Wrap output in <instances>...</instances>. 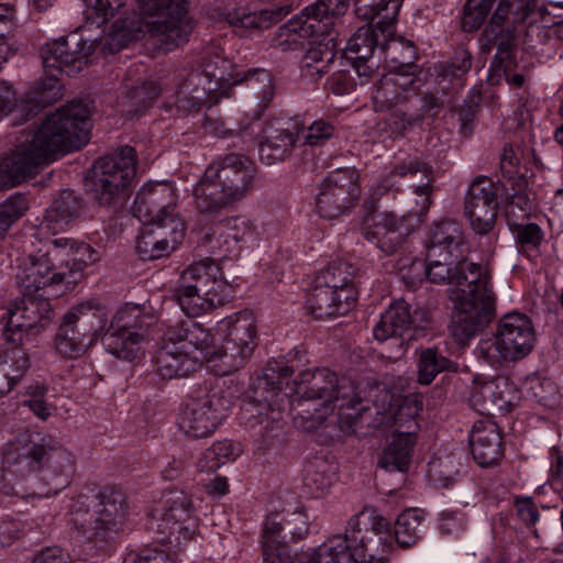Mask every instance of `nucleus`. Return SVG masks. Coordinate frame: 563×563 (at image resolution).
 <instances>
[{"instance_id":"nucleus-1","label":"nucleus","mask_w":563,"mask_h":563,"mask_svg":"<svg viewBox=\"0 0 563 563\" xmlns=\"http://www.w3.org/2000/svg\"><path fill=\"white\" fill-rule=\"evenodd\" d=\"M108 310L97 300L82 302L64 314L55 346L65 357L76 358L95 344L99 336L114 356L132 361L140 351L144 331L154 322L137 305H125L108 323Z\"/></svg>"},{"instance_id":"nucleus-2","label":"nucleus","mask_w":563,"mask_h":563,"mask_svg":"<svg viewBox=\"0 0 563 563\" xmlns=\"http://www.w3.org/2000/svg\"><path fill=\"white\" fill-rule=\"evenodd\" d=\"M89 110L74 100L47 114L34 130L32 139L16 146L0 162V170L12 185L35 175L37 169L60 153L79 150L89 139Z\"/></svg>"},{"instance_id":"nucleus-3","label":"nucleus","mask_w":563,"mask_h":563,"mask_svg":"<svg viewBox=\"0 0 563 563\" xmlns=\"http://www.w3.org/2000/svg\"><path fill=\"white\" fill-rule=\"evenodd\" d=\"M364 401L355 419V434L396 427L391 441L383 451L378 465L386 471L404 472L408 468L416 443V418L422 408L415 396L402 397L387 384L368 380L364 387Z\"/></svg>"},{"instance_id":"nucleus-4","label":"nucleus","mask_w":563,"mask_h":563,"mask_svg":"<svg viewBox=\"0 0 563 563\" xmlns=\"http://www.w3.org/2000/svg\"><path fill=\"white\" fill-rule=\"evenodd\" d=\"M74 466V455L60 441L40 433L18 435L2 454L3 476L10 474L19 482H27L26 489L14 490L23 498L57 495L68 485Z\"/></svg>"},{"instance_id":"nucleus-5","label":"nucleus","mask_w":563,"mask_h":563,"mask_svg":"<svg viewBox=\"0 0 563 563\" xmlns=\"http://www.w3.org/2000/svg\"><path fill=\"white\" fill-rule=\"evenodd\" d=\"M368 380L363 382L358 391L355 390L352 382L346 378H340L334 372L328 368H320L313 373H302L297 393L300 397L297 399L298 413L302 419L309 422L308 429L317 428L333 412L336 402H340L338 424L346 434L355 432V419L361 407L366 405L364 401V387Z\"/></svg>"},{"instance_id":"nucleus-6","label":"nucleus","mask_w":563,"mask_h":563,"mask_svg":"<svg viewBox=\"0 0 563 563\" xmlns=\"http://www.w3.org/2000/svg\"><path fill=\"white\" fill-rule=\"evenodd\" d=\"M256 175V164L244 154L229 153L218 157L194 187L197 210L206 217L220 214L252 191Z\"/></svg>"},{"instance_id":"nucleus-7","label":"nucleus","mask_w":563,"mask_h":563,"mask_svg":"<svg viewBox=\"0 0 563 563\" xmlns=\"http://www.w3.org/2000/svg\"><path fill=\"white\" fill-rule=\"evenodd\" d=\"M93 51L95 44H88L78 32L45 45L42 59L46 77L24 93L18 109V112L24 114L25 121L63 97L58 75L73 76L81 71Z\"/></svg>"},{"instance_id":"nucleus-8","label":"nucleus","mask_w":563,"mask_h":563,"mask_svg":"<svg viewBox=\"0 0 563 563\" xmlns=\"http://www.w3.org/2000/svg\"><path fill=\"white\" fill-rule=\"evenodd\" d=\"M405 53L393 60L399 65L395 71L384 75L375 85L372 100L378 111H390L389 126L393 132L404 135L416 126H421V115L409 113V108L415 106L416 79L411 76L417 66L413 60L416 53L409 41H401Z\"/></svg>"},{"instance_id":"nucleus-9","label":"nucleus","mask_w":563,"mask_h":563,"mask_svg":"<svg viewBox=\"0 0 563 563\" xmlns=\"http://www.w3.org/2000/svg\"><path fill=\"white\" fill-rule=\"evenodd\" d=\"M209 331L189 319L166 329L155 355L157 374L163 379L184 377L207 362Z\"/></svg>"},{"instance_id":"nucleus-10","label":"nucleus","mask_w":563,"mask_h":563,"mask_svg":"<svg viewBox=\"0 0 563 563\" xmlns=\"http://www.w3.org/2000/svg\"><path fill=\"white\" fill-rule=\"evenodd\" d=\"M126 515L123 493L104 488L98 495H79L70 506V523L88 541L106 542L119 533Z\"/></svg>"},{"instance_id":"nucleus-11","label":"nucleus","mask_w":563,"mask_h":563,"mask_svg":"<svg viewBox=\"0 0 563 563\" xmlns=\"http://www.w3.org/2000/svg\"><path fill=\"white\" fill-rule=\"evenodd\" d=\"M141 13L134 37L148 35L153 45L164 53L186 43L192 31L185 0H136ZM133 27L129 29L132 33Z\"/></svg>"},{"instance_id":"nucleus-12","label":"nucleus","mask_w":563,"mask_h":563,"mask_svg":"<svg viewBox=\"0 0 563 563\" xmlns=\"http://www.w3.org/2000/svg\"><path fill=\"white\" fill-rule=\"evenodd\" d=\"M223 342L216 344L209 333L207 364L217 375L231 374L246 363L256 346V320L252 311H239L219 323Z\"/></svg>"},{"instance_id":"nucleus-13","label":"nucleus","mask_w":563,"mask_h":563,"mask_svg":"<svg viewBox=\"0 0 563 563\" xmlns=\"http://www.w3.org/2000/svg\"><path fill=\"white\" fill-rule=\"evenodd\" d=\"M391 545L387 536L368 530L361 516L352 517L344 533L320 545L319 563H387Z\"/></svg>"},{"instance_id":"nucleus-14","label":"nucleus","mask_w":563,"mask_h":563,"mask_svg":"<svg viewBox=\"0 0 563 563\" xmlns=\"http://www.w3.org/2000/svg\"><path fill=\"white\" fill-rule=\"evenodd\" d=\"M227 290L228 283L219 265L203 260L183 271L174 296L187 316L196 317L222 306L228 297Z\"/></svg>"},{"instance_id":"nucleus-15","label":"nucleus","mask_w":563,"mask_h":563,"mask_svg":"<svg viewBox=\"0 0 563 563\" xmlns=\"http://www.w3.org/2000/svg\"><path fill=\"white\" fill-rule=\"evenodd\" d=\"M197 529L192 498L186 492L169 490L150 512L147 530L157 543L170 551H181Z\"/></svg>"},{"instance_id":"nucleus-16","label":"nucleus","mask_w":563,"mask_h":563,"mask_svg":"<svg viewBox=\"0 0 563 563\" xmlns=\"http://www.w3.org/2000/svg\"><path fill=\"white\" fill-rule=\"evenodd\" d=\"M401 0H357L356 11L365 20H375L376 27L364 25L357 29L345 47L347 60H369L376 47L387 48L394 35V24Z\"/></svg>"},{"instance_id":"nucleus-17","label":"nucleus","mask_w":563,"mask_h":563,"mask_svg":"<svg viewBox=\"0 0 563 563\" xmlns=\"http://www.w3.org/2000/svg\"><path fill=\"white\" fill-rule=\"evenodd\" d=\"M534 341V329L530 319L514 312L501 318L496 335L482 341L477 352L490 365L516 362L532 351Z\"/></svg>"},{"instance_id":"nucleus-18","label":"nucleus","mask_w":563,"mask_h":563,"mask_svg":"<svg viewBox=\"0 0 563 563\" xmlns=\"http://www.w3.org/2000/svg\"><path fill=\"white\" fill-rule=\"evenodd\" d=\"M89 191L100 205L111 206L125 198V189L136 173V152L122 146L93 166Z\"/></svg>"},{"instance_id":"nucleus-19","label":"nucleus","mask_w":563,"mask_h":563,"mask_svg":"<svg viewBox=\"0 0 563 563\" xmlns=\"http://www.w3.org/2000/svg\"><path fill=\"white\" fill-rule=\"evenodd\" d=\"M200 73L189 75L187 86H195L192 95L185 92L177 99V107L183 111H198L207 103L208 95L220 88L234 85L236 73H232V64L218 52H205Z\"/></svg>"},{"instance_id":"nucleus-20","label":"nucleus","mask_w":563,"mask_h":563,"mask_svg":"<svg viewBox=\"0 0 563 563\" xmlns=\"http://www.w3.org/2000/svg\"><path fill=\"white\" fill-rule=\"evenodd\" d=\"M316 198L317 213L334 220L347 213L361 195L358 174L353 168L330 172L319 184Z\"/></svg>"},{"instance_id":"nucleus-21","label":"nucleus","mask_w":563,"mask_h":563,"mask_svg":"<svg viewBox=\"0 0 563 563\" xmlns=\"http://www.w3.org/2000/svg\"><path fill=\"white\" fill-rule=\"evenodd\" d=\"M347 10L344 0H318L303 9L301 15L279 29L278 46L286 44L289 47L299 46L298 38L324 35L330 32L334 19L343 15Z\"/></svg>"},{"instance_id":"nucleus-22","label":"nucleus","mask_w":563,"mask_h":563,"mask_svg":"<svg viewBox=\"0 0 563 563\" xmlns=\"http://www.w3.org/2000/svg\"><path fill=\"white\" fill-rule=\"evenodd\" d=\"M454 274L453 285L456 289L450 295L454 307L470 310L474 308V302L495 305L496 298L490 287V272L487 266L468 262L467 256H462Z\"/></svg>"},{"instance_id":"nucleus-23","label":"nucleus","mask_w":563,"mask_h":563,"mask_svg":"<svg viewBox=\"0 0 563 563\" xmlns=\"http://www.w3.org/2000/svg\"><path fill=\"white\" fill-rule=\"evenodd\" d=\"M224 409V399L218 393L191 397L179 413L178 427L187 438H207L220 424Z\"/></svg>"},{"instance_id":"nucleus-24","label":"nucleus","mask_w":563,"mask_h":563,"mask_svg":"<svg viewBox=\"0 0 563 563\" xmlns=\"http://www.w3.org/2000/svg\"><path fill=\"white\" fill-rule=\"evenodd\" d=\"M520 399L515 384L503 375L493 378L476 377L470 393L471 407L482 415L508 412Z\"/></svg>"},{"instance_id":"nucleus-25","label":"nucleus","mask_w":563,"mask_h":563,"mask_svg":"<svg viewBox=\"0 0 563 563\" xmlns=\"http://www.w3.org/2000/svg\"><path fill=\"white\" fill-rule=\"evenodd\" d=\"M498 206L495 184L486 176L476 177L464 201V216L476 234L486 235L494 229Z\"/></svg>"},{"instance_id":"nucleus-26","label":"nucleus","mask_w":563,"mask_h":563,"mask_svg":"<svg viewBox=\"0 0 563 563\" xmlns=\"http://www.w3.org/2000/svg\"><path fill=\"white\" fill-rule=\"evenodd\" d=\"M44 247L30 251L22 260L16 279L23 295H34L48 285L62 283L66 277L65 271L53 273L56 265L52 258L54 251L51 240L45 242ZM62 268L63 264L59 266Z\"/></svg>"},{"instance_id":"nucleus-27","label":"nucleus","mask_w":563,"mask_h":563,"mask_svg":"<svg viewBox=\"0 0 563 563\" xmlns=\"http://www.w3.org/2000/svg\"><path fill=\"white\" fill-rule=\"evenodd\" d=\"M362 233L382 252L391 255L404 247L410 230L404 218L393 212H379L365 218Z\"/></svg>"},{"instance_id":"nucleus-28","label":"nucleus","mask_w":563,"mask_h":563,"mask_svg":"<svg viewBox=\"0 0 563 563\" xmlns=\"http://www.w3.org/2000/svg\"><path fill=\"white\" fill-rule=\"evenodd\" d=\"M299 140L298 123L279 119L268 121L258 145L261 162L266 165L284 162L291 155Z\"/></svg>"},{"instance_id":"nucleus-29","label":"nucleus","mask_w":563,"mask_h":563,"mask_svg":"<svg viewBox=\"0 0 563 563\" xmlns=\"http://www.w3.org/2000/svg\"><path fill=\"white\" fill-rule=\"evenodd\" d=\"M356 297V288H343L339 291L314 280V286L306 300V309L314 319L342 316L351 310Z\"/></svg>"},{"instance_id":"nucleus-30","label":"nucleus","mask_w":563,"mask_h":563,"mask_svg":"<svg viewBox=\"0 0 563 563\" xmlns=\"http://www.w3.org/2000/svg\"><path fill=\"white\" fill-rule=\"evenodd\" d=\"M176 195L166 184H146L136 194L133 214L143 223H151L176 213Z\"/></svg>"},{"instance_id":"nucleus-31","label":"nucleus","mask_w":563,"mask_h":563,"mask_svg":"<svg viewBox=\"0 0 563 563\" xmlns=\"http://www.w3.org/2000/svg\"><path fill=\"white\" fill-rule=\"evenodd\" d=\"M254 234L253 223L245 217L236 216L216 223L212 231L205 235L203 242L210 245L214 254L224 255L238 243L251 240Z\"/></svg>"},{"instance_id":"nucleus-32","label":"nucleus","mask_w":563,"mask_h":563,"mask_svg":"<svg viewBox=\"0 0 563 563\" xmlns=\"http://www.w3.org/2000/svg\"><path fill=\"white\" fill-rule=\"evenodd\" d=\"M473 459L482 467L494 466L504 456L503 437L498 426L490 420L474 423L471 438Z\"/></svg>"},{"instance_id":"nucleus-33","label":"nucleus","mask_w":563,"mask_h":563,"mask_svg":"<svg viewBox=\"0 0 563 563\" xmlns=\"http://www.w3.org/2000/svg\"><path fill=\"white\" fill-rule=\"evenodd\" d=\"M428 251L432 252V256H467L470 249L462 224L453 219L434 222L430 229Z\"/></svg>"},{"instance_id":"nucleus-34","label":"nucleus","mask_w":563,"mask_h":563,"mask_svg":"<svg viewBox=\"0 0 563 563\" xmlns=\"http://www.w3.org/2000/svg\"><path fill=\"white\" fill-rule=\"evenodd\" d=\"M244 84L251 93L247 102V114L254 120L260 119L275 96L272 74L263 68L236 71L234 85Z\"/></svg>"},{"instance_id":"nucleus-35","label":"nucleus","mask_w":563,"mask_h":563,"mask_svg":"<svg viewBox=\"0 0 563 563\" xmlns=\"http://www.w3.org/2000/svg\"><path fill=\"white\" fill-rule=\"evenodd\" d=\"M294 369L283 362H268L262 375L253 382L249 395L250 399L256 406L273 409L275 399L282 390L283 379L290 377Z\"/></svg>"},{"instance_id":"nucleus-36","label":"nucleus","mask_w":563,"mask_h":563,"mask_svg":"<svg viewBox=\"0 0 563 563\" xmlns=\"http://www.w3.org/2000/svg\"><path fill=\"white\" fill-rule=\"evenodd\" d=\"M419 173L422 175V178L419 184L415 185V192L421 197V201L418 202L420 205L418 213H423L431 205V194L433 191L431 184L434 176L432 167L417 158L409 159L396 166L390 176L383 179L382 183L376 186L375 194L382 196L391 190L395 187V181L393 180L394 175L406 176L410 174L416 176Z\"/></svg>"},{"instance_id":"nucleus-37","label":"nucleus","mask_w":563,"mask_h":563,"mask_svg":"<svg viewBox=\"0 0 563 563\" xmlns=\"http://www.w3.org/2000/svg\"><path fill=\"white\" fill-rule=\"evenodd\" d=\"M454 308L456 312L453 317L451 333L461 343L473 338L495 316V305L492 303L474 302V308L470 310H464L462 307Z\"/></svg>"},{"instance_id":"nucleus-38","label":"nucleus","mask_w":563,"mask_h":563,"mask_svg":"<svg viewBox=\"0 0 563 563\" xmlns=\"http://www.w3.org/2000/svg\"><path fill=\"white\" fill-rule=\"evenodd\" d=\"M84 211V200L74 191L64 190L52 202L45 213L38 232L33 236L37 238L40 233L53 231L55 233L57 224H69L78 219Z\"/></svg>"},{"instance_id":"nucleus-39","label":"nucleus","mask_w":563,"mask_h":563,"mask_svg":"<svg viewBox=\"0 0 563 563\" xmlns=\"http://www.w3.org/2000/svg\"><path fill=\"white\" fill-rule=\"evenodd\" d=\"M410 329V309L405 300H396L380 316L373 329L376 340L395 339L402 347V335Z\"/></svg>"},{"instance_id":"nucleus-40","label":"nucleus","mask_w":563,"mask_h":563,"mask_svg":"<svg viewBox=\"0 0 563 563\" xmlns=\"http://www.w3.org/2000/svg\"><path fill=\"white\" fill-rule=\"evenodd\" d=\"M54 251V258L65 256V267L69 273L81 271L85 266L98 261L97 252L82 242H75L68 238L51 240ZM64 265V263H62Z\"/></svg>"},{"instance_id":"nucleus-41","label":"nucleus","mask_w":563,"mask_h":563,"mask_svg":"<svg viewBox=\"0 0 563 563\" xmlns=\"http://www.w3.org/2000/svg\"><path fill=\"white\" fill-rule=\"evenodd\" d=\"M338 466L325 456H316L305 467L303 483L310 493L319 497L335 482Z\"/></svg>"},{"instance_id":"nucleus-42","label":"nucleus","mask_w":563,"mask_h":563,"mask_svg":"<svg viewBox=\"0 0 563 563\" xmlns=\"http://www.w3.org/2000/svg\"><path fill=\"white\" fill-rule=\"evenodd\" d=\"M21 301L22 308L25 313L26 321V334L35 335L45 330L52 322L53 310L49 301L35 295H23Z\"/></svg>"},{"instance_id":"nucleus-43","label":"nucleus","mask_w":563,"mask_h":563,"mask_svg":"<svg viewBox=\"0 0 563 563\" xmlns=\"http://www.w3.org/2000/svg\"><path fill=\"white\" fill-rule=\"evenodd\" d=\"M355 277L356 269L353 264L343 260H335L320 271L314 280L341 291L343 288H355Z\"/></svg>"},{"instance_id":"nucleus-44","label":"nucleus","mask_w":563,"mask_h":563,"mask_svg":"<svg viewBox=\"0 0 563 563\" xmlns=\"http://www.w3.org/2000/svg\"><path fill=\"white\" fill-rule=\"evenodd\" d=\"M145 227L136 239V253L143 261H151L168 256L173 251L168 242L154 228L153 223H144Z\"/></svg>"},{"instance_id":"nucleus-45","label":"nucleus","mask_w":563,"mask_h":563,"mask_svg":"<svg viewBox=\"0 0 563 563\" xmlns=\"http://www.w3.org/2000/svg\"><path fill=\"white\" fill-rule=\"evenodd\" d=\"M456 365L449 358L438 353L434 349L421 351L418 363V382L421 385H429L438 374L444 371L455 369Z\"/></svg>"},{"instance_id":"nucleus-46","label":"nucleus","mask_w":563,"mask_h":563,"mask_svg":"<svg viewBox=\"0 0 563 563\" xmlns=\"http://www.w3.org/2000/svg\"><path fill=\"white\" fill-rule=\"evenodd\" d=\"M514 36L506 29L486 27L482 36V49L489 53L494 47L497 48L493 64L501 67V64L510 60Z\"/></svg>"},{"instance_id":"nucleus-47","label":"nucleus","mask_w":563,"mask_h":563,"mask_svg":"<svg viewBox=\"0 0 563 563\" xmlns=\"http://www.w3.org/2000/svg\"><path fill=\"white\" fill-rule=\"evenodd\" d=\"M422 517L417 509H408L400 514L395 522V539L401 548L413 545L419 539Z\"/></svg>"},{"instance_id":"nucleus-48","label":"nucleus","mask_w":563,"mask_h":563,"mask_svg":"<svg viewBox=\"0 0 563 563\" xmlns=\"http://www.w3.org/2000/svg\"><path fill=\"white\" fill-rule=\"evenodd\" d=\"M446 255L448 254L432 256V252L428 251L427 278L431 283L454 284L455 266L459 265L461 257L451 256L449 258Z\"/></svg>"},{"instance_id":"nucleus-49","label":"nucleus","mask_w":563,"mask_h":563,"mask_svg":"<svg viewBox=\"0 0 563 563\" xmlns=\"http://www.w3.org/2000/svg\"><path fill=\"white\" fill-rule=\"evenodd\" d=\"M126 98L130 100L134 111L146 108L156 99L161 92L159 87L153 81L142 79H126Z\"/></svg>"},{"instance_id":"nucleus-50","label":"nucleus","mask_w":563,"mask_h":563,"mask_svg":"<svg viewBox=\"0 0 563 563\" xmlns=\"http://www.w3.org/2000/svg\"><path fill=\"white\" fill-rule=\"evenodd\" d=\"M263 558L265 563H319L320 547L312 552H300L290 555L287 544L263 548Z\"/></svg>"},{"instance_id":"nucleus-51","label":"nucleus","mask_w":563,"mask_h":563,"mask_svg":"<svg viewBox=\"0 0 563 563\" xmlns=\"http://www.w3.org/2000/svg\"><path fill=\"white\" fill-rule=\"evenodd\" d=\"M330 35V32H328L321 41L310 43L309 48L302 56L305 57L306 67L310 66L311 63H318L319 66L329 70L330 64L333 63L336 55L334 37Z\"/></svg>"},{"instance_id":"nucleus-52","label":"nucleus","mask_w":563,"mask_h":563,"mask_svg":"<svg viewBox=\"0 0 563 563\" xmlns=\"http://www.w3.org/2000/svg\"><path fill=\"white\" fill-rule=\"evenodd\" d=\"M157 232L168 242L172 251L183 242L185 238V223L178 213H170L152 222Z\"/></svg>"},{"instance_id":"nucleus-53","label":"nucleus","mask_w":563,"mask_h":563,"mask_svg":"<svg viewBox=\"0 0 563 563\" xmlns=\"http://www.w3.org/2000/svg\"><path fill=\"white\" fill-rule=\"evenodd\" d=\"M29 209V202L24 195L18 194L0 203V238L9 228L21 218Z\"/></svg>"},{"instance_id":"nucleus-54","label":"nucleus","mask_w":563,"mask_h":563,"mask_svg":"<svg viewBox=\"0 0 563 563\" xmlns=\"http://www.w3.org/2000/svg\"><path fill=\"white\" fill-rule=\"evenodd\" d=\"M336 129L332 122L320 119L312 122L307 129L299 128L300 140L309 146H321L335 136Z\"/></svg>"},{"instance_id":"nucleus-55","label":"nucleus","mask_w":563,"mask_h":563,"mask_svg":"<svg viewBox=\"0 0 563 563\" xmlns=\"http://www.w3.org/2000/svg\"><path fill=\"white\" fill-rule=\"evenodd\" d=\"M492 5L485 0H467L464 7V14L462 18V29L465 32H473L479 29L489 11Z\"/></svg>"},{"instance_id":"nucleus-56","label":"nucleus","mask_w":563,"mask_h":563,"mask_svg":"<svg viewBox=\"0 0 563 563\" xmlns=\"http://www.w3.org/2000/svg\"><path fill=\"white\" fill-rule=\"evenodd\" d=\"M416 100L415 106L409 108V113L420 114L421 123L427 118H434L444 106L443 98L429 92L418 97L416 91Z\"/></svg>"},{"instance_id":"nucleus-57","label":"nucleus","mask_w":563,"mask_h":563,"mask_svg":"<svg viewBox=\"0 0 563 563\" xmlns=\"http://www.w3.org/2000/svg\"><path fill=\"white\" fill-rule=\"evenodd\" d=\"M124 4L125 0H86V5L95 13L93 19L98 24L112 19Z\"/></svg>"},{"instance_id":"nucleus-58","label":"nucleus","mask_w":563,"mask_h":563,"mask_svg":"<svg viewBox=\"0 0 563 563\" xmlns=\"http://www.w3.org/2000/svg\"><path fill=\"white\" fill-rule=\"evenodd\" d=\"M8 358L0 362V366L9 367V371H11L9 377L16 384L30 367L29 355L22 349L14 347L8 354Z\"/></svg>"},{"instance_id":"nucleus-59","label":"nucleus","mask_w":563,"mask_h":563,"mask_svg":"<svg viewBox=\"0 0 563 563\" xmlns=\"http://www.w3.org/2000/svg\"><path fill=\"white\" fill-rule=\"evenodd\" d=\"M427 264L419 258H412L408 264H399V272L402 279L410 285H415L427 278Z\"/></svg>"},{"instance_id":"nucleus-60","label":"nucleus","mask_w":563,"mask_h":563,"mask_svg":"<svg viewBox=\"0 0 563 563\" xmlns=\"http://www.w3.org/2000/svg\"><path fill=\"white\" fill-rule=\"evenodd\" d=\"M23 531V523L13 518L0 519V549L10 547L20 539Z\"/></svg>"},{"instance_id":"nucleus-61","label":"nucleus","mask_w":563,"mask_h":563,"mask_svg":"<svg viewBox=\"0 0 563 563\" xmlns=\"http://www.w3.org/2000/svg\"><path fill=\"white\" fill-rule=\"evenodd\" d=\"M285 527L276 520V517L267 518L263 529V548L265 547H277L279 544H286V536H282Z\"/></svg>"},{"instance_id":"nucleus-62","label":"nucleus","mask_w":563,"mask_h":563,"mask_svg":"<svg viewBox=\"0 0 563 563\" xmlns=\"http://www.w3.org/2000/svg\"><path fill=\"white\" fill-rule=\"evenodd\" d=\"M239 455L240 449L228 440L216 442L208 449V457H216L221 465L235 460Z\"/></svg>"},{"instance_id":"nucleus-63","label":"nucleus","mask_w":563,"mask_h":563,"mask_svg":"<svg viewBox=\"0 0 563 563\" xmlns=\"http://www.w3.org/2000/svg\"><path fill=\"white\" fill-rule=\"evenodd\" d=\"M500 170L507 179H515L520 174V157L512 146H505L500 158Z\"/></svg>"},{"instance_id":"nucleus-64","label":"nucleus","mask_w":563,"mask_h":563,"mask_svg":"<svg viewBox=\"0 0 563 563\" xmlns=\"http://www.w3.org/2000/svg\"><path fill=\"white\" fill-rule=\"evenodd\" d=\"M31 563H73L70 555L59 547H47Z\"/></svg>"}]
</instances>
